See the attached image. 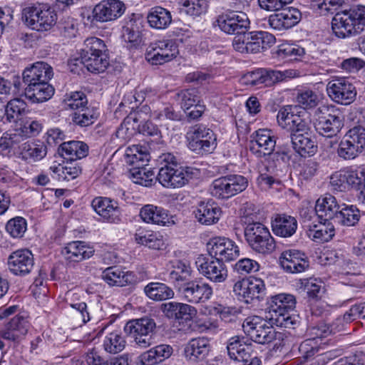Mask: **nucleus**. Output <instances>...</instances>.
Masks as SVG:
<instances>
[{"label":"nucleus","instance_id":"obj_1","mask_svg":"<svg viewBox=\"0 0 365 365\" xmlns=\"http://www.w3.org/2000/svg\"><path fill=\"white\" fill-rule=\"evenodd\" d=\"M245 225L244 235L249 247L255 252L262 255L271 254L276 247L275 242L269 229L257 221V215L247 210L242 216Z\"/></svg>","mask_w":365,"mask_h":365},{"label":"nucleus","instance_id":"obj_2","mask_svg":"<svg viewBox=\"0 0 365 365\" xmlns=\"http://www.w3.org/2000/svg\"><path fill=\"white\" fill-rule=\"evenodd\" d=\"M163 165L159 169L157 180L165 187H182L190 180L188 168L178 167L176 158L170 153L161 154L158 159Z\"/></svg>","mask_w":365,"mask_h":365},{"label":"nucleus","instance_id":"obj_3","mask_svg":"<svg viewBox=\"0 0 365 365\" xmlns=\"http://www.w3.org/2000/svg\"><path fill=\"white\" fill-rule=\"evenodd\" d=\"M243 331L252 341L265 344L275 342L274 347L284 346V334L276 331L267 320L258 316H252L245 319L242 324Z\"/></svg>","mask_w":365,"mask_h":365},{"label":"nucleus","instance_id":"obj_4","mask_svg":"<svg viewBox=\"0 0 365 365\" xmlns=\"http://www.w3.org/2000/svg\"><path fill=\"white\" fill-rule=\"evenodd\" d=\"M22 19L31 29L46 31L56 24L57 14L48 4L36 2L23 9Z\"/></svg>","mask_w":365,"mask_h":365},{"label":"nucleus","instance_id":"obj_5","mask_svg":"<svg viewBox=\"0 0 365 365\" xmlns=\"http://www.w3.org/2000/svg\"><path fill=\"white\" fill-rule=\"evenodd\" d=\"M274 35L266 31H252L235 36L232 41L234 49L242 53H257L271 47L275 43Z\"/></svg>","mask_w":365,"mask_h":365},{"label":"nucleus","instance_id":"obj_6","mask_svg":"<svg viewBox=\"0 0 365 365\" xmlns=\"http://www.w3.org/2000/svg\"><path fill=\"white\" fill-rule=\"evenodd\" d=\"M187 146L198 155L212 153L217 147V138L210 128L203 124L190 127L186 133Z\"/></svg>","mask_w":365,"mask_h":365},{"label":"nucleus","instance_id":"obj_7","mask_svg":"<svg viewBox=\"0 0 365 365\" xmlns=\"http://www.w3.org/2000/svg\"><path fill=\"white\" fill-rule=\"evenodd\" d=\"M247 186V178L230 174L214 180L210 186V192L216 198L229 199L244 191Z\"/></svg>","mask_w":365,"mask_h":365},{"label":"nucleus","instance_id":"obj_8","mask_svg":"<svg viewBox=\"0 0 365 365\" xmlns=\"http://www.w3.org/2000/svg\"><path fill=\"white\" fill-rule=\"evenodd\" d=\"M250 21L246 13L227 10L216 18L215 26L224 33L238 36L250 29Z\"/></svg>","mask_w":365,"mask_h":365},{"label":"nucleus","instance_id":"obj_9","mask_svg":"<svg viewBox=\"0 0 365 365\" xmlns=\"http://www.w3.org/2000/svg\"><path fill=\"white\" fill-rule=\"evenodd\" d=\"M232 292L238 300L250 304L255 299H263L265 294V284L259 278L242 279L234 284Z\"/></svg>","mask_w":365,"mask_h":365},{"label":"nucleus","instance_id":"obj_10","mask_svg":"<svg viewBox=\"0 0 365 365\" xmlns=\"http://www.w3.org/2000/svg\"><path fill=\"white\" fill-rule=\"evenodd\" d=\"M155 326L154 319L143 317L128 322L124 329L134 339L136 344L145 349L152 344V334Z\"/></svg>","mask_w":365,"mask_h":365},{"label":"nucleus","instance_id":"obj_11","mask_svg":"<svg viewBox=\"0 0 365 365\" xmlns=\"http://www.w3.org/2000/svg\"><path fill=\"white\" fill-rule=\"evenodd\" d=\"M178 53V45L173 40H158L148 46L145 58L153 65H161L173 60Z\"/></svg>","mask_w":365,"mask_h":365},{"label":"nucleus","instance_id":"obj_12","mask_svg":"<svg viewBox=\"0 0 365 365\" xmlns=\"http://www.w3.org/2000/svg\"><path fill=\"white\" fill-rule=\"evenodd\" d=\"M30 328L28 317L24 314H17L10 319L0 330V350L5 347L6 340L9 342L19 343L27 334Z\"/></svg>","mask_w":365,"mask_h":365},{"label":"nucleus","instance_id":"obj_13","mask_svg":"<svg viewBox=\"0 0 365 365\" xmlns=\"http://www.w3.org/2000/svg\"><path fill=\"white\" fill-rule=\"evenodd\" d=\"M210 256L222 262L235 260L240 256V249L236 243L225 237H214L207 243Z\"/></svg>","mask_w":365,"mask_h":365},{"label":"nucleus","instance_id":"obj_14","mask_svg":"<svg viewBox=\"0 0 365 365\" xmlns=\"http://www.w3.org/2000/svg\"><path fill=\"white\" fill-rule=\"evenodd\" d=\"M327 92L333 101L345 106L351 104L356 96V88L346 78H338L329 81Z\"/></svg>","mask_w":365,"mask_h":365},{"label":"nucleus","instance_id":"obj_15","mask_svg":"<svg viewBox=\"0 0 365 365\" xmlns=\"http://www.w3.org/2000/svg\"><path fill=\"white\" fill-rule=\"evenodd\" d=\"M195 265L198 272L212 282L222 283L227 278V269L221 260H210L200 255L195 259Z\"/></svg>","mask_w":365,"mask_h":365},{"label":"nucleus","instance_id":"obj_16","mask_svg":"<svg viewBox=\"0 0 365 365\" xmlns=\"http://www.w3.org/2000/svg\"><path fill=\"white\" fill-rule=\"evenodd\" d=\"M178 292L185 301L191 304L204 303L213 294L212 287L208 283L197 279L190 280Z\"/></svg>","mask_w":365,"mask_h":365},{"label":"nucleus","instance_id":"obj_17","mask_svg":"<svg viewBox=\"0 0 365 365\" xmlns=\"http://www.w3.org/2000/svg\"><path fill=\"white\" fill-rule=\"evenodd\" d=\"M125 11L124 3L120 0H103L93 9V20L107 22L120 18Z\"/></svg>","mask_w":365,"mask_h":365},{"label":"nucleus","instance_id":"obj_18","mask_svg":"<svg viewBox=\"0 0 365 365\" xmlns=\"http://www.w3.org/2000/svg\"><path fill=\"white\" fill-rule=\"evenodd\" d=\"M279 262L286 272L292 274L304 272L309 266L306 255L297 250L283 251L279 257Z\"/></svg>","mask_w":365,"mask_h":365},{"label":"nucleus","instance_id":"obj_19","mask_svg":"<svg viewBox=\"0 0 365 365\" xmlns=\"http://www.w3.org/2000/svg\"><path fill=\"white\" fill-rule=\"evenodd\" d=\"M275 145L276 137L272 130L259 129L250 141V150L257 158H263L274 152Z\"/></svg>","mask_w":365,"mask_h":365},{"label":"nucleus","instance_id":"obj_20","mask_svg":"<svg viewBox=\"0 0 365 365\" xmlns=\"http://www.w3.org/2000/svg\"><path fill=\"white\" fill-rule=\"evenodd\" d=\"M34 265L33 254L27 249L16 250L8 258L9 269L15 275L24 276L29 274Z\"/></svg>","mask_w":365,"mask_h":365},{"label":"nucleus","instance_id":"obj_21","mask_svg":"<svg viewBox=\"0 0 365 365\" xmlns=\"http://www.w3.org/2000/svg\"><path fill=\"white\" fill-rule=\"evenodd\" d=\"M343 125L341 113L336 110L317 119L315 128L319 135L326 138H333L340 132Z\"/></svg>","mask_w":365,"mask_h":365},{"label":"nucleus","instance_id":"obj_22","mask_svg":"<svg viewBox=\"0 0 365 365\" xmlns=\"http://www.w3.org/2000/svg\"><path fill=\"white\" fill-rule=\"evenodd\" d=\"M354 20L349 11L337 12L331 20L334 34L340 38H345L359 34Z\"/></svg>","mask_w":365,"mask_h":365},{"label":"nucleus","instance_id":"obj_23","mask_svg":"<svg viewBox=\"0 0 365 365\" xmlns=\"http://www.w3.org/2000/svg\"><path fill=\"white\" fill-rule=\"evenodd\" d=\"M302 14L299 9L289 7L280 13L270 15L267 21L271 28L282 31L290 29L297 24Z\"/></svg>","mask_w":365,"mask_h":365},{"label":"nucleus","instance_id":"obj_24","mask_svg":"<svg viewBox=\"0 0 365 365\" xmlns=\"http://www.w3.org/2000/svg\"><path fill=\"white\" fill-rule=\"evenodd\" d=\"M53 75V69L50 65L38 61L24 71L23 81L29 87L31 85L49 81Z\"/></svg>","mask_w":365,"mask_h":365},{"label":"nucleus","instance_id":"obj_25","mask_svg":"<svg viewBox=\"0 0 365 365\" xmlns=\"http://www.w3.org/2000/svg\"><path fill=\"white\" fill-rule=\"evenodd\" d=\"M91 206L97 214L110 222H118L120 220L118 202L110 198L97 197L92 200Z\"/></svg>","mask_w":365,"mask_h":365},{"label":"nucleus","instance_id":"obj_26","mask_svg":"<svg viewBox=\"0 0 365 365\" xmlns=\"http://www.w3.org/2000/svg\"><path fill=\"white\" fill-rule=\"evenodd\" d=\"M296 307V298L294 295L281 293L270 297L268 302L269 318L280 316L284 313L294 311Z\"/></svg>","mask_w":365,"mask_h":365},{"label":"nucleus","instance_id":"obj_27","mask_svg":"<svg viewBox=\"0 0 365 365\" xmlns=\"http://www.w3.org/2000/svg\"><path fill=\"white\" fill-rule=\"evenodd\" d=\"M210 350V341L207 337L190 339L184 348V356L187 360L196 362L207 357Z\"/></svg>","mask_w":365,"mask_h":365},{"label":"nucleus","instance_id":"obj_28","mask_svg":"<svg viewBox=\"0 0 365 365\" xmlns=\"http://www.w3.org/2000/svg\"><path fill=\"white\" fill-rule=\"evenodd\" d=\"M221 209L212 200L200 202L194 211L195 217L202 225H211L217 223L221 215Z\"/></svg>","mask_w":365,"mask_h":365},{"label":"nucleus","instance_id":"obj_29","mask_svg":"<svg viewBox=\"0 0 365 365\" xmlns=\"http://www.w3.org/2000/svg\"><path fill=\"white\" fill-rule=\"evenodd\" d=\"M340 207L341 206L334 196L331 194H325L319 197L316 202L317 219L325 222H329L330 220H334Z\"/></svg>","mask_w":365,"mask_h":365},{"label":"nucleus","instance_id":"obj_30","mask_svg":"<svg viewBox=\"0 0 365 365\" xmlns=\"http://www.w3.org/2000/svg\"><path fill=\"white\" fill-rule=\"evenodd\" d=\"M230 358L234 361L249 363L252 357V349L250 344H247L243 338L238 336L230 339L227 346Z\"/></svg>","mask_w":365,"mask_h":365},{"label":"nucleus","instance_id":"obj_31","mask_svg":"<svg viewBox=\"0 0 365 365\" xmlns=\"http://www.w3.org/2000/svg\"><path fill=\"white\" fill-rule=\"evenodd\" d=\"M141 219L146 223L160 226H169L173 223L170 220L168 211L161 207L153 205H145L140 211Z\"/></svg>","mask_w":365,"mask_h":365},{"label":"nucleus","instance_id":"obj_32","mask_svg":"<svg viewBox=\"0 0 365 365\" xmlns=\"http://www.w3.org/2000/svg\"><path fill=\"white\" fill-rule=\"evenodd\" d=\"M64 258L69 262H78L93 256L94 250L83 241H73L61 251Z\"/></svg>","mask_w":365,"mask_h":365},{"label":"nucleus","instance_id":"obj_33","mask_svg":"<svg viewBox=\"0 0 365 365\" xmlns=\"http://www.w3.org/2000/svg\"><path fill=\"white\" fill-rule=\"evenodd\" d=\"M272 229L277 236L289 237L296 232L297 221L291 215L276 214L272 220Z\"/></svg>","mask_w":365,"mask_h":365},{"label":"nucleus","instance_id":"obj_34","mask_svg":"<svg viewBox=\"0 0 365 365\" xmlns=\"http://www.w3.org/2000/svg\"><path fill=\"white\" fill-rule=\"evenodd\" d=\"M58 152L66 160L76 162L88 155V146L82 141L71 140L61 143Z\"/></svg>","mask_w":365,"mask_h":365},{"label":"nucleus","instance_id":"obj_35","mask_svg":"<svg viewBox=\"0 0 365 365\" xmlns=\"http://www.w3.org/2000/svg\"><path fill=\"white\" fill-rule=\"evenodd\" d=\"M102 279L110 286L123 287L135 281L133 272H124L117 267H109L102 272Z\"/></svg>","mask_w":365,"mask_h":365},{"label":"nucleus","instance_id":"obj_36","mask_svg":"<svg viewBox=\"0 0 365 365\" xmlns=\"http://www.w3.org/2000/svg\"><path fill=\"white\" fill-rule=\"evenodd\" d=\"M45 81L25 88V96L32 103H42L50 99L54 93V88Z\"/></svg>","mask_w":365,"mask_h":365},{"label":"nucleus","instance_id":"obj_37","mask_svg":"<svg viewBox=\"0 0 365 365\" xmlns=\"http://www.w3.org/2000/svg\"><path fill=\"white\" fill-rule=\"evenodd\" d=\"M22 159L37 162L44 158L47 154V147L40 140L28 141L19 146Z\"/></svg>","mask_w":365,"mask_h":365},{"label":"nucleus","instance_id":"obj_38","mask_svg":"<svg viewBox=\"0 0 365 365\" xmlns=\"http://www.w3.org/2000/svg\"><path fill=\"white\" fill-rule=\"evenodd\" d=\"M266 156L264 160L257 164V168L262 169L272 175H279L282 173V166L287 158V154L284 152H272Z\"/></svg>","mask_w":365,"mask_h":365},{"label":"nucleus","instance_id":"obj_39","mask_svg":"<svg viewBox=\"0 0 365 365\" xmlns=\"http://www.w3.org/2000/svg\"><path fill=\"white\" fill-rule=\"evenodd\" d=\"M147 20L151 28L159 30L165 29L172 22V15L166 9L155 6L149 11Z\"/></svg>","mask_w":365,"mask_h":365},{"label":"nucleus","instance_id":"obj_40","mask_svg":"<svg viewBox=\"0 0 365 365\" xmlns=\"http://www.w3.org/2000/svg\"><path fill=\"white\" fill-rule=\"evenodd\" d=\"M192 272V269L188 264L178 261L169 273L168 278L178 291L190 281Z\"/></svg>","mask_w":365,"mask_h":365},{"label":"nucleus","instance_id":"obj_41","mask_svg":"<svg viewBox=\"0 0 365 365\" xmlns=\"http://www.w3.org/2000/svg\"><path fill=\"white\" fill-rule=\"evenodd\" d=\"M4 113L6 122L17 123L28 112L26 103L20 98L10 100L4 104Z\"/></svg>","mask_w":365,"mask_h":365},{"label":"nucleus","instance_id":"obj_42","mask_svg":"<svg viewBox=\"0 0 365 365\" xmlns=\"http://www.w3.org/2000/svg\"><path fill=\"white\" fill-rule=\"evenodd\" d=\"M150 160V154L145 147L133 145L128 147L125 153V163L134 167H144Z\"/></svg>","mask_w":365,"mask_h":365},{"label":"nucleus","instance_id":"obj_43","mask_svg":"<svg viewBox=\"0 0 365 365\" xmlns=\"http://www.w3.org/2000/svg\"><path fill=\"white\" fill-rule=\"evenodd\" d=\"M324 220L319 225H306L307 233L309 238L319 242H328L334 235V226Z\"/></svg>","mask_w":365,"mask_h":365},{"label":"nucleus","instance_id":"obj_44","mask_svg":"<svg viewBox=\"0 0 365 365\" xmlns=\"http://www.w3.org/2000/svg\"><path fill=\"white\" fill-rule=\"evenodd\" d=\"M50 170L53 173V178L58 180L69 181L76 178L81 173V168L76 162H67L65 165H52Z\"/></svg>","mask_w":365,"mask_h":365},{"label":"nucleus","instance_id":"obj_45","mask_svg":"<svg viewBox=\"0 0 365 365\" xmlns=\"http://www.w3.org/2000/svg\"><path fill=\"white\" fill-rule=\"evenodd\" d=\"M271 69L258 68L245 74L242 77L243 83L250 86H260L273 85Z\"/></svg>","mask_w":365,"mask_h":365},{"label":"nucleus","instance_id":"obj_46","mask_svg":"<svg viewBox=\"0 0 365 365\" xmlns=\"http://www.w3.org/2000/svg\"><path fill=\"white\" fill-rule=\"evenodd\" d=\"M291 140L293 148L302 157L314 155L316 152L315 143L308 134H293Z\"/></svg>","mask_w":365,"mask_h":365},{"label":"nucleus","instance_id":"obj_47","mask_svg":"<svg viewBox=\"0 0 365 365\" xmlns=\"http://www.w3.org/2000/svg\"><path fill=\"white\" fill-rule=\"evenodd\" d=\"M82 63L91 73H100L104 72L109 66L108 53L81 55Z\"/></svg>","mask_w":365,"mask_h":365},{"label":"nucleus","instance_id":"obj_48","mask_svg":"<svg viewBox=\"0 0 365 365\" xmlns=\"http://www.w3.org/2000/svg\"><path fill=\"white\" fill-rule=\"evenodd\" d=\"M148 297L154 301H163L174 297L173 290L167 284L160 282H150L144 287Z\"/></svg>","mask_w":365,"mask_h":365},{"label":"nucleus","instance_id":"obj_49","mask_svg":"<svg viewBox=\"0 0 365 365\" xmlns=\"http://www.w3.org/2000/svg\"><path fill=\"white\" fill-rule=\"evenodd\" d=\"M135 240L138 244L153 250H162L165 246L163 237L159 232L138 230Z\"/></svg>","mask_w":365,"mask_h":365},{"label":"nucleus","instance_id":"obj_50","mask_svg":"<svg viewBox=\"0 0 365 365\" xmlns=\"http://www.w3.org/2000/svg\"><path fill=\"white\" fill-rule=\"evenodd\" d=\"M141 21L131 18L127 21L122 29V37L125 41L138 44L141 40Z\"/></svg>","mask_w":365,"mask_h":365},{"label":"nucleus","instance_id":"obj_51","mask_svg":"<svg viewBox=\"0 0 365 365\" xmlns=\"http://www.w3.org/2000/svg\"><path fill=\"white\" fill-rule=\"evenodd\" d=\"M343 205L344 207H340L334 222L344 226H354L360 219L359 210L354 205Z\"/></svg>","mask_w":365,"mask_h":365},{"label":"nucleus","instance_id":"obj_52","mask_svg":"<svg viewBox=\"0 0 365 365\" xmlns=\"http://www.w3.org/2000/svg\"><path fill=\"white\" fill-rule=\"evenodd\" d=\"M98 113L97 109L93 106H88L77 111H75L72 115V121L81 127H87L97 120Z\"/></svg>","mask_w":365,"mask_h":365},{"label":"nucleus","instance_id":"obj_53","mask_svg":"<svg viewBox=\"0 0 365 365\" xmlns=\"http://www.w3.org/2000/svg\"><path fill=\"white\" fill-rule=\"evenodd\" d=\"M130 178L135 184L145 187H150L155 182L156 177L155 173L144 167H134L130 169Z\"/></svg>","mask_w":365,"mask_h":365},{"label":"nucleus","instance_id":"obj_54","mask_svg":"<svg viewBox=\"0 0 365 365\" xmlns=\"http://www.w3.org/2000/svg\"><path fill=\"white\" fill-rule=\"evenodd\" d=\"M125 340L120 331H115L108 334L103 341L104 349L110 354H117L123 350Z\"/></svg>","mask_w":365,"mask_h":365},{"label":"nucleus","instance_id":"obj_55","mask_svg":"<svg viewBox=\"0 0 365 365\" xmlns=\"http://www.w3.org/2000/svg\"><path fill=\"white\" fill-rule=\"evenodd\" d=\"M295 99L298 105L304 109H312L317 107L319 102V98L316 92L309 88L298 90Z\"/></svg>","mask_w":365,"mask_h":365},{"label":"nucleus","instance_id":"obj_56","mask_svg":"<svg viewBox=\"0 0 365 365\" xmlns=\"http://www.w3.org/2000/svg\"><path fill=\"white\" fill-rule=\"evenodd\" d=\"M75 295H77V294L71 291L68 292L66 293V300L70 301L68 304L73 309V314L78 320L81 325L88 322L91 318L88 311L87 304L85 302H73V298Z\"/></svg>","mask_w":365,"mask_h":365},{"label":"nucleus","instance_id":"obj_57","mask_svg":"<svg viewBox=\"0 0 365 365\" xmlns=\"http://www.w3.org/2000/svg\"><path fill=\"white\" fill-rule=\"evenodd\" d=\"M276 54L282 59L294 61L303 56L305 54V50L297 45L282 43L278 46Z\"/></svg>","mask_w":365,"mask_h":365},{"label":"nucleus","instance_id":"obj_58","mask_svg":"<svg viewBox=\"0 0 365 365\" xmlns=\"http://www.w3.org/2000/svg\"><path fill=\"white\" fill-rule=\"evenodd\" d=\"M63 103L66 108L76 111L88 106L86 95L82 91H74L67 93L63 99Z\"/></svg>","mask_w":365,"mask_h":365},{"label":"nucleus","instance_id":"obj_59","mask_svg":"<svg viewBox=\"0 0 365 365\" xmlns=\"http://www.w3.org/2000/svg\"><path fill=\"white\" fill-rule=\"evenodd\" d=\"M176 99L184 110H188L194 105L200 103L198 91L195 88L180 91L177 93Z\"/></svg>","mask_w":365,"mask_h":365},{"label":"nucleus","instance_id":"obj_60","mask_svg":"<svg viewBox=\"0 0 365 365\" xmlns=\"http://www.w3.org/2000/svg\"><path fill=\"white\" fill-rule=\"evenodd\" d=\"M297 106H286L278 111L277 119L278 124L282 128L288 130L299 115L296 113Z\"/></svg>","mask_w":365,"mask_h":365},{"label":"nucleus","instance_id":"obj_61","mask_svg":"<svg viewBox=\"0 0 365 365\" xmlns=\"http://www.w3.org/2000/svg\"><path fill=\"white\" fill-rule=\"evenodd\" d=\"M107 53L106 45L104 41L97 37L91 36L84 41V48L81 55L101 54Z\"/></svg>","mask_w":365,"mask_h":365},{"label":"nucleus","instance_id":"obj_62","mask_svg":"<svg viewBox=\"0 0 365 365\" xmlns=\"http://www.w3.org/2000/svg\"><path fill=\"white\" fill-rule=\"evenodd\" d=\"M26 229V221L21 217H16L9 220L6 225L7 232L14 238L22 237Z\"/></svg>","mask_w":365,"mask_h":365},{"label":"nucleus","instance_id":"obj_63","mask_svg":"<svg viewBox=\"0 0 365 365\" xmlns=\"http://www.w3.org/2000/svg\"><path fill=\"white\" fill-rule=\"evenodd\" d=\"M344 138L363 151L365 148V128L363 126L353 127L346 133Z\"/></svg>","mask_w":365,"mask_h":365},{"label":"nucleus","instance_id":"obj_64","mask_svg":"<svg viewBox=\"0 0 365 365\" xmlns=\"http://www.w3.org/2000/svg\"><path fill=\"white\" fill-rule=\"evenodd\" d=\"M361 151L350 141L344 138L341 140L337 148V155L344 160H351L356 158Z\"/></svg>","mask_w":365,"mask_h":365}]
</instances>
